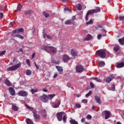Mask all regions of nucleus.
Instances as JSON below:
<instances>
[{
    "label": "nucleus",
    "instance_id": "nucleus-1",
    "mask_svg": "<svg viewBox=\"0 0 124 124\" xmlns=\"http://www.w3.org/2000/svg\"><path fill=\"white\" fill-rule=\"evenodd\" d=\"M100 10H101L100 7H97L95 8V9H93L88 11L85 16L86 21H88L89 20V16L90 14H93V13H98V12H100Z\"/></svg>",
    "mask_w": 124,
    "mask_h": 124
},
{
    "label": "nucleus",
    "instance_id": "nucleus-2",
    "mask_svg": "<svg viewBox=\"0 0 124 124\" xmlns=\"http://www.w3.org/2000/svg\"><path fill=\"white\" fill-rule=\"evenodd\" d=\"M42 48L46 52H49L51 54H57V48L53 46H44Z\"/></svg>",
    "mask_w": 124,
    "mask_h": 124
},
{
    "label": "nucleus",
    "instance_id": "nucleus-3",
    "mask_svg": "<svg viewBox=\"0 0 124 124\" xmlns=\"http://www.w3.org/2000/svg\"><path fill=\"white\" fill-rule=\"evenodd\" d=\"M96 55L102 59H104L106 57V52L103 49H100L96 51Z\"/></svg>",
    "mask_w": 124,
    "mask_h": 124
},
{
    "label": "nucleus",
    "instance_id": "nucleus-4",
    "mask_svg": "<svg viewBox=\"0 0 124 124\" xmlns=\"http://www.w3.org/2000/svg\"><path fill=\"white\" fill-rule=\"evenodd\" d=\"M21 66V63H19L17 64L14 65V66L9 67L7 69L8 71H13L14 70H17L19 67Z\"/></svg>",
    "mask_w": 124,
    "mask_h": 124
},
{
    "label": "nucleus",
    "instance_id": "nucleus-5",
    "mask_svg": "<svg viewBox=\"0 0 124 124\" xmlns=\"http://www.w3.org/2000/svg\"><path fill=\"white\" fill-rule=\"evenodd\" d=\"M76 20V16H73L71 19H69L65 21V25H73L74 24V20Z\"/></svg>",
    "mask_w": 124,
    "mask_h": 124
},
{
    "label": "nucleus",
    "instance_id": "nucleus-6",
    "mask_svg": "<svg viewBox=\"0 0 124 124\" xmlns=\"http://www.w3.org/2000/svg\"><path fill=\"white\" fill-rule=\"evenodd\" d=\"M102 115L105 116V119L108 120L111 117V112L108 110H105L102 112Z\"/></svg>",
    "mask_w": 124,
    "mask_h": 124
},
{
    "label": "nucleus",
    "instance_id": "nucleus-7",
    "mask_svg": "<svg viewBox=\"0 0 124 124\" xmlns=\"http://www.w3.org/2000/svg\"><path fill=\"white\" fill-rule=\"evenodd\" d=\"M65 115V113L64 112H58L56 114V117L58 119V120L59 122H62V115Z\"/></svg>",
    "mask_w": 124,
    "mask_h": 124
},
{
    "label": "nucleus",
    "instance_id": "nucleus-8",
    "mask_svg": "<svg viewBox=\"0 0 124 124\" xmlns=\"http://www.w3.org/2000/svg\"><path fill=\"white\" fill-rule=\"evenodd\" d=\"M76 70L78 73H81L84 71V67L81 65H78L76 66Z\"/></svg>",
    "mask_w": 124,
    "mask_h": 124
},
{
    "label": "nucleus",
    "instance_id": "nucleus-9",
    "mask_svg": "<svg viewBox=\"0 0 124 124\" xmlns=\"http://www.w3.org/2000/svg\"><path fill=\"white\" fill-rule=\"evenodd\" d=\"M32 113L33 117L35 120H40L41 116H40L39 114H37V111L33 110Z\"/></svg>",
    "mask_w": 124,
    "mask_h": 124
},
{
    "label": "nucleus",
    "instance_id": "nucleus-10",
    "mask_svg": "<svg viewBox=\"0 0 124 124\" xmlns=\"http://www.w3.org/2000/svg\"><path fill=\"white\" fill-rule=\"evenodd\" d=\"M18 94L19 96L25 97L28 95V93L25 91H20L18 92Z\"/></svg>",
    "mask_w": 124,
    "mask_h": 124
},
{
    "label": "nucleus",
    "instance_id": "nucleus-11",
    "mask_svg": "<svg viewBox=\"0 0 124 124\" xmlns=\"http://www.w3.org/2000/svg\"><path fill=\"white\" fill-rule=\"evenodd\" d=\"M11 35L12 36H13V37H18L19 39H24V36L18 34V33H11Z\"/></svg>",
    "mask_w": 124,
    "mask_h": 124
},
{
    "label": "nucleus",
    "instance_id": "nucleus-12",
    "mask_svg": "<svg viewBox=\"0 0 124 124\" xmlns=\"http://www.w3.org/2000/svg\"><path fill=\"white\" fill-rule=\"evenodd\" d=\"M62 60L64 62H67L69 61V56L67 54L63 55L62 57Z\"/></svg>",
    "mask_w": 124,
    "mask_h": 124
},
{
    "label": "nucleus",
    "instance_id": "nucleus-13",
    "mask_svg": "<svg viewBox=\"0 0 124 124\" xmlns=\"http://www.w3.org/2000/svg\"><path fill=\"white\" fill-rule=\"evenodd\" d=\"M60 105H61V100H56V104H53L52 107L53 108H58Z\"/></svg>",
    "mask_w": 124,
    "mask_h": 124
},
{
    "label": "nucleus",
    "instance_id": "nucleus-14",
    "mask_svg": "<svg viewBox=\"0 0 124 124\" xmlns=\"http://www.w3.org/2000/svg\"><path fill=\"white\" fill-rule=\"evenodd\" d=\"M20 32H24V29L19 28L18 29H16L12 32V33H20Z\"/></svg>",
    "mask_w": 124,
    "mask_h": 124
},
{
    "label": "nucleus",
    "instance_id": "nucleus-15",
    "mask_svg": "<svg viewBox=\"0 0 124 124\" xmlns=\"http://www.w3.org/2000/svg\"><path fill=\"white\" fill-rule=\"evenodd\" d=\"M41 100L43 101V102L46 103L48 102V96L46 95H44L41 97Z\"/></svg>",
    "mask_w": 124,
    "mask_h": 124
},
{
    "label": "nucleus",
    "instance_id": "nucleus-16",
    "mask_svg": "<svg viewBox=\"0 0 124 124\" xmlns=\"http://www.w3.org/2000/svg\"><path fill=\"white\" fill-rule=\"evenodd\" d=\"M114 78V75H110L109 77H108L106 78V82L107 83V84L110 83V82H111V81H112V80H113Z\"/></svg>",
    "mask_w": 124,
    "mask_h": 124
},
{
    "label": "nucleus",
    "instance_id": "nucleus-17",
    "mask_svg": "<svg viewBox=\"0 0 124 124\" xmlns=\"http://www.w3.org/2000/svg\"><path fill=\"white\" fill-rule=\"evenodd\" d=\"M102 32H103V34H99L97 35V39H98L99 40L101 38V36H106V31H105V30H102Z\"/></svg>",
    "mask_w": 124,
    "mask_h": 124
},
{
    "label": "nucleus",
    "instance_id": "nucleus-18",
    "mask_svg": "<svg viewBox=\"0 0 124 124\" xmlns=\"http://www.w3.org/2000/svg\"><path fill=\"white\" fill-rule=\"evenodd\" d=\"M9 92L11 95H15V90H14V88H13V87L9 88Z\"/></svg>",
    "mask_w": 124,
    "mask_h": 124
},
{
    "label": "nucleus",
    "instance_id": "nucleus-19",
    "mask_svg": "<svg viewBox=\"0 0 124 124\" xmlns=\"http://www.w3.org/2000/svg\"><path fill=\"white\" fill-rule=\"evenodd\" d=\"M94 99L96 100L97 103L98 104H101V100L100 99V97L97 95H95L94 96Z\"/></svg>",
    "mask_w": 124,
    "mask_h": 124
},
{
    "label": "nucleus",
    "instance_id": "nucleus-20",
    "mask_svg": "<svg viewBox=\"0 0 124 124\" xmlns=\"http://www.w3.org/2000/svg\"><path fill=\"white\" fill-rule=\"evenodd\" d=\"M11 104L12 106V109L13 110H14V111H18V110H19V108L17 107V106L16 105V104L12 103Z\"/></svg>",
    "mask_w": 124,
    "mask_h": 124
},
{
    "label": "nucleus",
    "instance_id": "nucleus-21",
    "mask_svg": "<svg viewBox=\"0 0 124 124\" xmlns=\"http://www.w3.org/2000/svg\"><path fill=\"white\" fill-rule=\"evenodd\" d=\"M41 114H44L42 115V116L44 118H46L47 117V113L46 112V110L43 109H41L40 111Z\"/></svg>",
    "mask_w": 124,
    "mask_h": 124
},
{
    "label": "nucleus",
    "instance_id": "nucleus-22",
    "mask_svg": "<svg viewBox=\"0 0 124 124\" xmlns=\"http://www.w3.org/2000/svg\"><path fill=\"white\" fill-rule=\"evenodd\" d=\"M93 38V36H92L91 34H88L87 36L84 38V41H87L88 40H91Z\"/></svg>",
    "mask_w": 124,
    "mask_h": 124
},
{
    "label": "nucleus",
    "instance_id": "nucleus-23",
    "mask_svg": "<svg viewBox=\"0 0 124 124\" xmlns=\"http://www.w3.org/2000/svg\"><path fill=\"white\" fill-rule=\"evenodd\" d=\"M56 68H57L60 74H61V73L63 71V69H62V68L61 66H56Z\"/></svg>",
    "mask_w": 124,
    "mask_h": 124
},
{
    "label": "nucleus",
    "instance_id": "nucleus-24",
    "mask_svg": "<svg viewBox=\"0 0 124 124\" xmlns=\"http://www.w3.org/2000/svg\"><path fill=\"white\" fill-rule=\"evenodd\" d=\"M22 5L19 4L17 7V10L15 11V12H20L22 9Z\"/></svg>",
    "mask_w": 124,
    "mask_h": 124
},
{
    "label": "nucleus",
    "instance_id": "nucleus-25",
    "mask_svg": "<svg viewBox=\"0 0 124 124\" xmlns=\"http://www.w3.org/2000/svg\"><path fill=\"white\" fill-rule=\"evenodd\" d=\"M98 65L99 67H103V66H105V62L104 61L100 62H98Z\"/></svg>",
    "mask_w": 124,
    "mask_h": 124
},
{
    "label": "nucleus",
    "instance_id": "nucleus-26",
    "mask_svg": "<svg viewBox=\"0 0 124 124\" xmlns=\"http://www.w3.org/2000/svg\"><path fill=\"white\" fill-rule=\"evenodd\" d=\"M4 83L6 86H8V87H10V86H11V82L7 79L5 80Z\"/></svg>",
    "mask_w": 124,
    "mask_h": 124
},
{
    "label": "nucleus",
    "instance_id": "nucleus-27",
    "mask_svg": "<svg viewBox=\"0 0 124 124\" xmlns=\"http://www.w3.org/2000/svg\"><path fill=\"white\" fill-rule=\"evenodd\" d=\"M124 67V62H121V63H118L117 65V68H121V67Z\"/></svg>",
    "mask_w": 124,
    "mask_h": 124
},
{
    "label": "nucleus",
    "instance_id": "nucleus-28",
    "mask_svg": "<svg viewBox=\"0 0 124 124\" xmlns=\"http://www.w3.org/2000/svg\"><path fill=\"white\" fill-rule=\"evenodd\" d=\"M25 15H29L30 16H31L32 15V11L31 10L27 11L25 12Z\"/></svg>",
    "mask_w": 124,
    "mask_h": 124
},
{
    "label": "nucleus",
    "instance_id": "nucleus-29",
    "mask_svg": "<svg viewBox=\"0 0 124 124\" xmlns=\"http://www.w3.org/2000/svg\"><path fill=\"white\" fill-rule=\"evenodd\" d=\"M31 92L32 94H34L35 93H37L38 92V89H31L30 91Z\"/></svg>",
    "mask_w": 124,
    "mask_h": 124
},
{
    "label": "nucleus",
    "instance_id": "nucleus-30",
    "mask_svg": "<svg viewBox=\"0 0 124 124\" xmlns=\"http://www.w3.org/2000/svg\"><path fill=\"white\" fill-rule=\"evenodd\" d=\"M71 54L72 57H76L77 56V53L75 52V50L72 49L71 51Z\"/></svg>",
    "mask_w": 124,
    "mask_h": 124
},
{
    "label": "nucleus",
    "instance_id": "nucleus-31",
    "mask_svg": "<svg viewBox=\"0 0 124 124\" xmlns=\"http://www.w3.org/2000/svg\"><path fill=\"white\" fill-rule=\"evenodd\" d=\"M119 42L120 44V45H124V37L119 39Z\"/></svg>",
    "mask_w": 124,
    "mask_h": 124
},
{
    "label": "nucleus",
    "instance_id": "nucleus-32",
    "mask_svg": "<svg viewBox=\"0 0 124 124\" xmlns=\"http://www.w3.org/2000/svg\"><path fill=\"white\" fill-rule=\"evenodd\" d=\"M26 122L27 124H33V122L30 119H27Z\"/></svg>",
    "mask_w": 124,
    "mask_h": 124
},
{
    "label": "nucleus",
    "instance_id": "nucleus-33",
    "mask_svg": "<svg viewBox=\"0 0 124 124\" xmlns=\"http://www.w3.org/2000/svg\"><path fill=\"white\" fill-rule=\"evenodd\" d=\"M76 8H77L78 10H82V5L80 4H78L76 6Z\"/></svg>",
    "mask_w": 124,
    "mask_h": 124
},
{
    "label": "nucleus",
    "instance_id": "nucleus-34",
    "mask_svg": "<svg viewBox=\"0 0 124 124\" xmlns=\"http://www.w3.org/2000/svg\"><path fill=\"white\" fill-rule=\"evenodd\" d=\"M51 63H53L54 64H60V61H56L55 60H52L51 61Z\"/></svg>",
    "mask_w": 124,
    "mask_h": 124
},
{
    "label": "nucleus",
    "instance_id": "nucleus-35",
    "mask_svg": "<svg viewBox=\"0 0 124 124\" xmlns=\"http://www.w3.org/2000/svg\"><path fill=\"white\" fill-rule=\"evenodd\" d=\"M55 95H56L55 94H50L47 95V98L48 99H52L53 97H54V96H55Z\"/></svg>",
    "mask_w": 124,
    "mask_h": 124
},
{
    "label": "nucleus",
    "instance_id": "nucleus-36",
    "mask_svg": "<svg viewBox=\"0 0 124 124\" xmlns=\"http://www.w3.org/2000/svg\"><path fill=\"white\" fill-rule=\"evenodd\" d=\"M93 80H95L97 82H99V83H101L102 82V80L98 78H93Z\"/></svg>",
    "mask_w": 124,
    "mask_h": 124
},
{
    "label": "nucleus",
    "instance_id": "nucleus-37",
    "mask_svg": "<svg viewBox=\"0 0 124 124\" xmlns=\"http://www.w3.org/2000/svg\"><path fill=\"white\" fill-rule=\"evenodd\" d=\"M110 90H111V91H112L113 92H115V91L116 90L115 85H114V84H111V85Z\"/></svg>",
    "mask_w": 124,
    "mask_h": 124
},
{
    "label": "nucleus",
    "instance_id": "nucleus-38",
    "mask_svg": "<svg viewBox=\"0 0 124 124\" xmlns=\"http://www.w3.org/2000/svg\"><path fill=\"white\" fill-rule=\"evenodd\" d=\"M114 50L115 52H118V51L120 50V46H114Z\"/></svg>",
    "mask_w": 124,
    "mask_h": 124
},
{
    "label": "nucleus",
    "instance_id": "nucleus-39",
    "mask_svg": "<svg viewBox=\"0 0 124 124\" xmlns=\"http://www.w3.org/2000/svg\"><path fill=\"white\" fill-rule=\"evenodd\" d=\"M43 14L44 16H45V17L46 18H48V17H49V16H50V15H49V14L46 13L45 12H44L43 13Z\"/></svg>",
    "mask_w": 124,
    "mask_h": 124
},
{
    "label": "nucleus",
    "instance_id": "nucleus-40",
    "mask_svg": "<svg viewBox=\"0 0 124 124\" xmlns=\"http://www.w3.org/2000/svg\"><path fill=\"white\" fill-rule=\"evenodd\" d=\"M31 70H26V75H31Z\"/></svg>",
    "mask_w": 124,
    "mask_h": 124
},
{
    "label": "nucleus",
    "instance_id": "nucleus-41",
    "mask_svg": "<svg viewBox=\"0 0 124 124\" xmlns=\"http://www.w3.org/2000/svg\"><path fill=\"white\" fill-rule=\"evenodd\" d=\"M93 19H90V21L86 22V25H91V24H93Z\"/></svg>",
    "mask_w": 124,
    "mask_h": 124
},
{
    "label": "nucleus",
    "instance_id": "nucleus-42",
    "mask_svg": "<svg viewBox=\"0 0 124 124\" xmlns=\"http://www.w3.org/2000/svg\"><path fill=\"white\" fill-rule=\"evenodd\" d=\"M66 114L65 113V114L63 116V118L62 120H63V121L64 123H66Z\"/></svg>",
    "mask_w": 124,
    "mask_h": 124
},
{
    "label": "nucleus",
    "instance_id": "nucleus-43",
    "mask_svg": "<svg viewBox=\"0 0 124 124\" xmlns=\"http://www.w3.org/2000/svg\"><path fill=\"white\" fill-rule=\"evenodd\" d=\"M6 53V50H3L2 51H0V56H2L3 55H4V54Z\"/></svg>",
    "mask_w": 124,
    "mask_h": 124
},
{
    "label": "nucleus",
    "instance_id": "nucleus-44",
    "mask_svg": "<svg viewBox=\"0 0 124 124\" xmlns=\"http://www.w3.org/2000/svg\"><path fill=\"white\" fill-rule=\"evenodd\" d=\"M92 93V92L91 91H89V92L86 94V97H89V96H90V95H91Z\"/></svg>",
    "mask_w": 124,
    "mask_h": 124
},
{
    "label": "nucleus",
    "instance_id": "nucleus-45",
    "mask_svg": "<svg viewBox=\"0 0 124 124\" xmlns=\"http://www.w3.org/2000/svg\"><path fill=\"white\" fill-rule=\"evenodd\" d=\"M26 63H27L28 65H29V66H31V62H30V60L27 59Z\"/></svg>",
    "mask_w": 124,
    "mask_h": 124
},
{
    "label": "nucleus",
    "instance_id": "nucleus-46",
    "mask_svg": "<svg viewBox=\"0 0 124 124\" xmlns=\"http://www.w3.org/2000/svg\"><path fill=\"white\" fill-rule=\"evenodd\" d=\"M65 11H69L70 12H71V11L70 10V9L67 7H66L64 8Z\"/></svg>",
    "mask_w": 124,
    "mask_h": 124
},
{
    "label": "nucleus",
    "instance_id": "nucleus-47",
    "mask_svg": "<svg viewBox=\"0 0 124 124\" xmlns=\"http://www.w3.org/2000/svg\"><path fill=\"white\" fill-rule=\"evenodd\" d=\"M27 107L28 109H29V110H30V111H33V108H31V107H30L29 106H27Z\"/></svg>",
    "mask_w": 124,
    "mask_h": 124
},
{
    "label": "nucleus",
    "instance_id": "nucleus-48",
    "mask_svg": "<svg viewBox=\"0 0 124 124\" xmlns=\"http://www.w3.org/2000/svg\"><path fill=\"white\" fill-rule=\"evenodd\" d=\"M119 19L120 20V21H124V16H119Z\"/></svg>",
    "mask_w": 124,
    "mask_h": 124
},
{
    "label": "nucleus",
    "instance_id": "nucleus-49",
    "mask_svg": "<svg viewBox=\"0 0 124 124\" xmlns=\"http://www.w3.org/2000/svg\"><path fill=\"white\" fill-rule=\"evenodd\" d=\"M82 102H83V103H88V100L84 99L82 100Z\"/></svg>",
    "mask_w": 124,
    "mask_h": 124
},
{
    "label": "nucleus",
    "instance_id": "nucleus-50",
    "mask_svg": "<svg viewBox=\"0 0 124 124\" xmlns=\"http://www.w3.org/2000/svg\"><path fill=\"white\" fill-rule=\"evenodd\" d=\"M86 117L87 118L89 119V120H91V119H92V116H91V115L90 114H88Z\"/></svg>",
    "mask_w": 124,
    "mask_h": 124
},
{
    "label": "nucleus",
    "instance_id": "nucleus-51",
    "mask_svg": "<svg viewBox=\"0 0 124 124\" xmlns=\"http://www.w3.org/2000/svg\"><path fill=\"white\" fill-rule=\"evenodd\" d=\"M90 86L91 87V88H94V84H93V82H90Z\"/></svg>",
    "mask_w": 124,
    "mask_h": 124
},
{
    "label": "nucleus",
    "instance_id": "nucleus-52",
    "mask_svg": "<svg viewBox=\"0 0 124 124\" xmlns=\"http://www.w3.org/2000/svg\"><path fill=\"white\" fill-rule=\"evenodd\" d=\"M76 106L77 108H81V105L79 104H77L76 105Z\"/></svg>",
    "mask_w": 124,
    "mask_h": 124
},
{
    "label": "nucleus",
    "instance_id": "nucleus-53",
    "mask_svg": "<svg viewBox=\"0 0 124 124\" xmlns=\"http://www.w3.org/2000/svg\"><path fill=\"white\" fill-rule=\"evenodd\" d=\"M67 87H68V88H70L71 87V84H70V83L67 82Z\"/></svg>",
    "mask_w": 124,
    "mask_h": 124
},
{
    "label": "nucleus",
    "instance_id": "nucleus-54",
    "mask_svg": "<svg viewBox=\"0 0 124 124\" xmlns=\"http://www.w3.org/2000/svg\"><path fill=\"white\" fill-rule=\"evenodd\" d=\"M3 17V14L2 13H0V19Z\"/></svg>",
    "mask_w": 124,
    "mask_h": 124
},
{
    "label": "nucleus",
    "instance_id": "nucleus-55",
    "mask_svg": "<svg viewBox=\"0 0 124 124\" xmlns=\"http://www.w3.org/2000/svg\"><path fill=\"white\" fill-rule=\"evenodd\" d=\"M3 10V6H0V12H1Z\"/></svg>",
    "mask_w": 124,
    "mask_h": 124
},
{
    "label": "nucleus",
    "instance_id": "nucleus-56",
    "mask_svg": "<svg viewBox=\"0 0 124 124\" xmlns=\"http://www.w3.org/2000/svg\"><path fill=\"white\" fill-rule=\"evenodd\" d=\"M46 37L48 39H51L52 38V37L49 35H47Z\"/></svg>",
    "mask_w": 124,
    "mask_h": 124
},
{
    "label": "nucleus",
    "instance_id": "nucleus-57",
    "mask_svg": "<svg viewBox=\"0 0 124 124\" xmlns=\"http://www.w3.org/2000/svg\"><path fill=\"white\" fill-rule=\"evenodd\" d=\"M85 118H82L81 119V123H85Z\"/></svg>",
    "mask_w": 124,
    "mask_h": 124
},
{
    "label": "nucleus",
    "instance_id": "nucleus-58",
    "mask_svg": "<svg viewBox=\"0 0 124 124\" xmlns=\"http://www.w3.org/2000/svg\"><path fill=\"white\" fill-rule=\"evenodd\" d=\"M34 56H35V53H33L32 55H31V60H32V59H33V58H34Z\"/></svg>",
    "mask_w": 124,
    "mask_h": 124
},
{
    "label": "nucleus",
    "instance_id": "nucleus-59",
    "mask_svg": "<svg viewBox=\"0 0 124 124\" xmlns=\"http://www.w3.org/2000/svg\"><path fill=\"white\" fill-rule=\"evenodd\" d=\"M43 37L44 38H46V37H47V34H44L43 35Z\"/></svg>",
    "mask_w": 124,
    "mask_h": 124
},
{
    "label": "nucleus",
    "instance_id": "nucleus-60",
    "mask_svg": "<svg viewBox=\"0 0 124 124\" xmlns=\"http://www.w3.org/2000/svg\"><path fill=\"white\" fill-rule=\"evenodd\" d=\"M57 76H58V74H55L53 76V78H56Z\"/></svg>",
    "mask_w": 124,
    "mask_h": 124
},
{
    "label": "nucleus",
    "instance_id": "nucleus-61",
    "mask_svg": "<svg viewBox=\"0 0 124 124\" xmlns=\"http://www.w3.org/2000/svg\"><path fill=\"white\" fill-rule=\"evenodd\" d=\"M75 96H77V97H80V95H79V94H75Z\"/></svg>",
    "mask_w": 124,
    "mask_h": 124
},
{
    "label": "nucleus",
    "instance_id": "nucleus-62",
    "mask_svg": "<svg viewBox=\"0 0 124 124\" xmlns=\"http://www.w3.org/2000/svg\"><path fill=\"white\" fill-rule=\"evenodd\" d=\"M43 92H45V93H47V92H48V90H47L46 89H43Z\"/></svg>",
    "mask_w": 124,
    "mask_h": 124
},
{
    "label": "nucleus",
    "instance_id": "nucleus-63",
    "mask_svg": "<svg viewBox=\"0 0 124 124\" xmlns=\"http://www.w3.org/2000/svg\"><path fill=\"white\" fill-rule=\"evenodd\" d=\"M19 51H20V52H21L22 53H23V49L22 48H20Z\"/></svg>",
    "mask_w": 124,
    "mask_h": 124
},
{
    "label": "nucleus",
    "instance_id": "nucleus-64",
    "mask_svg": "<svg viewBox=\"0 0 124 124\" xmlns=\"http://www.w3.org/2000/svg\"><path fill=\"white\" fill-rule=\"evenodd\" d=\"M35 66H36V69H39V67H38L37 65H36Z\"/></svg>",
    "mask_w": 124,
    "mask_h": 124
}]
</instances>
